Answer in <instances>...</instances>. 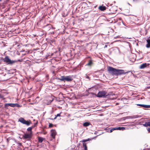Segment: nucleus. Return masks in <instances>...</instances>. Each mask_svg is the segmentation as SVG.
Here are the masks:
<instances>
[{
  "label": "nucleus",
  "mask_w": 150,
  "mask_h": 150,
  "mask_svg": "<svg viewBox=\"0 0 150 150\" xmlns=\"http://www.w3.org/2000/svg\"><path fill=\"white\" fill-rule=\"evenodd\" d=\"M3 60L8 64H12L17 62L16 60H11L8 57V56H6L4 58Z\"/></svg>",
  "instance_id": "nucleus-1"
},
{
  "label": "nucleus",
  "mask_w": 150,
  "mask_h": 150,
  "mask_svg": "<svg viewBox=\"0 0 150 150\" xmlns=\"http://www.w3.org/2000/svg\"><path fill=\"white\" fill-rule=\"evenodd\" d=\"M18 122H20L23 124L29 126L31 123L30 120L26 121L23 118L20 117L18 120Z\"/></svg>",
  "instance_id": "nucleus-2"
},
{
  "label": "nucleus",
  "mask_w": 150,
  "mask_h": 150,
  "mask_svg": "<svg viewBox=\"0 0 150 150\" xmlns=\"http://www.w3.org/2000/svg\"><path fill=\"white\" fill-rule=\"evenodd\" d=\"M60 79L61 81H64V82H65V81H70L72 80L71 77L70 76H62Z\"/></svg>",
  "instance_id": "nucleus-3"
},
{
  "label": "nucleus",
  "mask_w": 150,
  "mask_h": 150,
  "mask_svg": "<svg viewBox=\"0 0 150 150\" xmlns=\"http://www.w3.org/2000/svg\"><path fill=\"white\" fill-rule=\"evenodd\" d=\"M117 69H116L111 67H108V72L112 74L116 75Z\"/></svg>",
  "instance_id": "nucleus-4"
},
{
  "label": "nucleus",
  "mask_w": 150,
  "mask_h": 150,
  "mask_svg": "<svg viewBox=\"0 0 150 150\" xmlns=\"http://www.w3.org/2000/svg\"><path fill=\"white\" fill-rule=\"evenodd\" d=\"M107 92L105 91H103L99 92L97 95V96L98 97H104L107 96Z\"/></svg>",
  "instance_id": "nucleus-5"
},
{
  "label": "nucleus",
  "mask_w": 150,
  "mask_h": 150,
  "mask_svg": "<svg viewBox=\"0 0 150 150\" xmlns=\"http://www.w3.org/2000/svg\"><path fill=\"white\" fill-rule=\"evenodd\" d=\"M129 72H125L122 69H117V74L116 75H121L123 74H125Z\"/></svg>",
  "instance_id": "nucleus-6"
},
{
  "label": "nucleus",
  "mask_w": 150,
  "mask_h": 150,
  "mask_svg": "<svg viewBox=\"0 0 150 150\" xmlns=\"http://www.w3.org/2000/svg\"><path fill=\"white\" fill-rule=\"evenodd\" d=\"M125 129V127H117L113 128L111 129L110 131V132H112L113 131L115 130H124Z\"/></svg>",
  "instance_id": "nucleus-7"
},
{
  "label": "nucleus",
  "mask_w": 150,
  "mask_h": 150,
  "mask_svg": "<svg viewBox=\"0 0 150 150\" xmlns=\"http://www.w3.org/2000/svg\"><path fill=\"white\" fill-rule=\"evenodd\" d=\"M79 150H83V149H81V148H83L84 150H87V147L86 145V144L83 143V144L82 146H80V145H79Z\"/></svg>",
  "instance_id": "nucleus-8"
},
{
  "label": "nucleus",
  "mask_w": 150,
  "mask_h": 150,
  "mask_svg": "<svg viewBox=\"0 0 150 150\" xmlns=\"http://www.w3.org/2000/svg\"><path fill=\"white\" fill-rule=\"evenodd\" d=\"M31 137V133H25L23 135V137L25 139H30Z\"/></svg>",
  "instance_id": "nucleus-9"
},
{
  "label": "nucleus",
  "mask_w": 150,
  "mask_h": 150,
  "mask_svg": "<svg viewBox=\"0 0 150 150\" xmlns=\"http://www.w3.org/2000/svg\"><path fill=\"white\" fill-rule=\"evenodd\" d=\"M51 136L53 138H54L56 134V131L54 129H52L51 131Z\"/></svg>",
  "instance_id": "nucleus-10"
},
{
  "label": "nucleus",
  "mask_w": 150,
  "mask_h": 150,
  "mask_svg": "<svg viewBox=\"0 0 150 150\" xmlns=\"http://www.w3.org/2000/svg\"><path fill=\"white\" fill-rule=\"evenodd\" d=\"M149 64H147L146 63H144L140 66L139 68L140 69H143L149 66Z\"/></svg>",
  "instance_id": "nucleus-11"
},
{
  "label": "nucleus",
  "mask_w": 150,
  "mask_h": 150,
  "mask_svg": "<svg viewBox=\"0 0 150 150\" xmlns=\"http://www.w3.org/2000/svg\"><path fill=\"white\" fill-rule=\"evenodd\" d=\"M137 106H140L141 107L146 108H150V105H145L144 104H137Z\"/></svg>",
  "instance_id": "nucleus-12"
},
{
  "label": "nucleus",
  "mask_w": 150,
  "mask_h": 150,
  "mask_svg": "<svg viewBox=\"0 0 150 150\" xmlns=\"http://www.w3.org/2000/svg\"><path fill=\"white\" fill-rule=\"evenodd\" d=\"M98 8L101 11H103L106 10V7L105 6L102 5L101 6H100L98 7Z\"/></svg>",
  "instance_id": "nucleus-13"
},
{
  "label": "nucleus",
  "mask_w": 150,
  "mask_h": 150,
  "mask_svg": "<svg viewBox=\"0 0 150 150\" xmlns=\"http://www.w3.org/2000/svg\"><path fill=\"white\" fill-rule=\"evenodd\" d=\"M147 44L146 45V47L147 48H149L150 47V38L146 40Z\"/></svg>",
  "instance_id": "nucleus-14"
},
{
  "label": "nucleus",
  "mask_w": 150,
  "mask_h": 150,
  "mask_svg": "<svg viewBox=\"0 0 150 150\" xmlns=\"http://www.w3.org/2000/svg\"><path fill=\"white\" fill-rule=\"evenodd\" d=\"M9 105H10V106L12 107H14L15 106H16L19 107H21V106L19 105L17 103H10V104Z\"/></svg>",
  "instance_id": "nucleus-15"
},
{
  "label": "nucleus",
  "mask_w": 150,
  "mask_h": 150,
  "mask_svg": "<svg viewBox=\"0 0 150 150\" xmlns=\"http://www.w3.org/2000/svg\"><path fill=\"white\" fill-rule=\"evenodd\" d=\"M90 125V123L89 122H86L83 124V125L84 127H87L89 125Z\"/></svg>",
  "instance_id": "nucleus-16"
},
{
  "label": "nucleus",
  "mask_w": 150,
  "mask_h": 150,
  "mask_svg": "<svg viewBox=\"0 0 150 150\" xmlns=\"http://www.w3.org/2000/svg\"><path fill=\"white\" fill-rule=\"evenodd\" d=\"M43 139H44L41 137H39L38 138V142L40 143H41L42 142Z\"/></svg>",
  "instance_id": "nucleus-17"
},
{
  "label": "nucleus",
  "mask_w": 150,
  "mask_h": 150,
  "mask_svg": "<svg viewBox=\"0 0 150 150\" xmlns=\"http://www.w3.org/2000/svg\"><path fill=\"white\" fill-rule=\"evenodd\" d=\"M92 64V62L91 60H90L88 63L86 65L88 66H91Z\"/></svg>",
  "instance_id": "nucleus-18"
},
{
  "label": "nucleus",
  "mask_w": 150,
  "mask_h": 150,
  "mask_svg": "<svg viewBox=\"0 0 150 150\" xmlns=\"http://www.w3.org/2000/svg\"><path fill=\"white\" fill-rule=\"evenodd\" d=\"M143 125L146 127H147L148 126V122H146Z\"/></svg>",
  "instance_id": "nucleus-19"
},
{
  "label": "nucleus",
  "mask_w": 150,
  "mask_h": 150,
  "mask_svg": "<svg viewBox=\"0 0 150 150\" xmlns=\"http://www.w3.org/2000/svg\"><path fill=\"white\" fill-rule=\"evenodd\" d=\"M32 129V127H29L27 129V130L28 131H31Z\"/></svg>",
  "instance_id": "nucleus-20"
},
{
  "label": "nucleus",
  "mask_w": 150,
  "mask_h": 150,
  "mask_svg": "<svg viewBox=\"0 0 150 150\" xmlns=\"http://www.w3.org/2000/svg\"><path fill=\"white\" fill-rule=\"evenodd\" d=\"M60 113H59V114H58L57 115H56V116L55 118H54V119H56L57 117H60Z\"/></svg>",
  "instance_id": "nucleus-21"
},
{
  "label": "nucleus",
  "mask_w": 150,
  "mask_h": 150,
  "mask_svg": "<svg viewBox=\"0 0 150 150\" xmlns=\"http://www.w3.org/2000/svg\"><path fill=\"white\" fill-rule=\"evenodd\" d=\"M10 104V103H6L5 105V107H7L8 106H10V105H9Z\"/></svg>",
  "instance_id": "nucleus-22"
},
{
  "label": "nucleus",
  "mask_w": 150,
  "mask_h": 150,
  "mask_svg": "<svg viewBox=\"0 0 150 150\" xmlns=\"http://www.w3.org/2000/svg\"><path fill=\"white\" fill-rule=\"evenodd\" d=\"M138 117V116H137V115H135V116H133V117H130V118H137Z\"/></svg>",
  "instance_id": "nucleus-23"
},
{
  "label": "nucleus",
  "mask_w": 150,
  "mask_h": 150,
  "mask_svg": "<svg viewBox=\"0 0 150 150\" xmlns=\"http://www.w3.org/2000/svg\"><path fill=\"white\" fill-rule=\"evenodd\" d=\"M89 140V139H85V140H83V141H82V142H86L88 140Z\"/></svg>",
  "instance_id": "nucleus-24"
},
{
  "label": "nucleus",
  "mask_w": 150,
  "mask_h": 150,
  "mask_svg": "<svg viewBox=\"0 0 150 150\" xmlns=\"http://www.w3.org/2000/svg\"><path fill=\"white\" fill-rule=\"evenodd\" d=\"M3 98V96L0 94V98Z\"/></svg>",
  "instance_id": "nucleus-25"
},
{
  "label": "nucleus",
  "mask_w": 150,
  "mask_h": 150,
  "mask_svg": "<svg viewBox=\"0 0 150 150\" xmlns=\"http://www.w3.org/2000/svg\"><path fill=\"white\" fill-rule=\"evenodd\" d=\"M52 125L51 124H50L49 125V127H52Z\"/></svg>",
  "instance_id": "nucleus-26"
},
{
  "label": "nucleus",
  "mask_w": 150,
  "mask_h": 150,
  "mask_svg": "<svg viewBox=\"0 0 150 150\" xmlns=\"http://www.w3.org/2000/svg\"><path fill=\"white\" fill-rule=\"evenodd\" d=\"M54 42V40H51L50 43V44L52 43L53 42Z\"/></svg>",
  "instance_id": "nucleus-27"
},
{
  "label": "nucleus",
  "mask_w": 150,
  "mask_h": 150,
  "mask_svg": "<svg viewBox=\"0 0 150 150\" xmlns=\"http://www.w3.org/2000/svg\"><path fill=\"white\" fill-rule=\"evenodd\" d=\"M120 38V36H117L116 37H115L114 38Z\"/></svg>",
  "instance_id": "nucleus-28"
},
{
  "label": "nucleus",
  "mask_w": 150,
  "mask_h": 150,
  "mask_svg": "<svg viewBox=\"0 0 150 150\" xmlns=\"http://www.w3.org/2000/svg\"><path fill=\"white\" fill-rule=\"evenodd\" d=\"M148 122V126H150V122Z\"/></svg>",
  "instance_id": "nucleus-29"
},
{
  "label": "nucleus",
  "mask_w": 150,
  "mask_h": 150,
  "mask_svg": "<svg viewBox=\"0 0 150 150\" xmlns=\"http://www.w3.org/2000/svg\"><path fill=\"white\" fill-rule=\"evenodd\" d=\"M148 131L149 132H150V128H149L148 129Z\"/></svg>",
  "instance_id": "nucleus-30"
},
{
  "label": "nucleus",
  "mask_w": 150,
  "mask_h": 150,
  "mask_svg": "<svg viewBox=\"0 0 150 150\" xmlns=\"http://www.w3.org/2000/svg\"><path fill=\"white\" fill-rule=\"evenodd\" d=\"M107 47V45H105V46L104 48H105Z\"/></svg>",
  "instance_id": "nucleus-31"
},
{
  "label": "nucleus",
  "mask_w": 150,
  "mask_h": 150,
  "mask_svg": "<svg viewBox=\"0 0 150 150\" xmlns=\"http://www.w3.org/2000/svg\"><path fill=\"white\" fill-rule=\"evenodd\" d=\"M122 21V23H123V25H125V24H124V23Z\"/></svg>",
  "instance_id": "nucleus-32"
},
{
  "label": "nucleus",
  "mask_w": 150,
  "mask_h": 150,
  "mask_svg": "<svg viewBox=\"0 0 150 150\" xmlns=\"http://www.w3.org/2000/svg\"><path fill=\"white\" fill-rule=\"evenodd\" d=\"M119 19L120 20H121V18H119Z\"/></svg>",
  "instance_id": "nucleus-33"
},
{
  "label": "nucleus",
  "mask_w": 150,
  "mask_h": 150,
  "mask_svg": "<svg viewBox=\"0 0 150 150\" xmlns=\"http://www.w3.org/2000/svg\"><path fill=\"white\" fill-rule=\"evenodd\" d=\"M87 78H89V77H88V76H87Z\"/></svg>",
  "instance_id": "nucleus-34"
},
{
  "label": "nucleus",
  "mask_w": 150,
  "mask_h": 150,
  "mask_svg": "<svg viewBox=\"0 0 150 150\" xmlns=\"http://www.w3.org/2000/svg\"><path fill=\"white\" fill-rule=\"evenodd\" d=\"M1 0H0V1H1Z\"/></svg>",
  "instance_id": "nucleus-35"
}]
</instances>
